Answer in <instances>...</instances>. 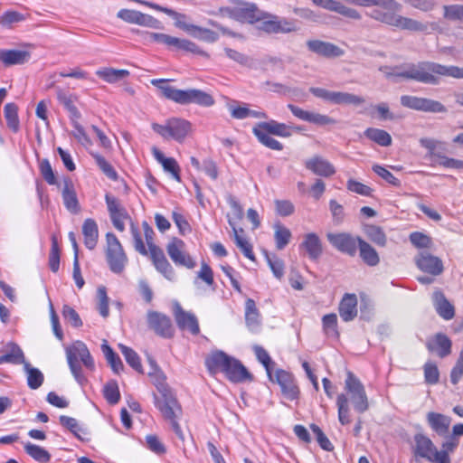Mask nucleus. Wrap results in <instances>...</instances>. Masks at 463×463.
I'll use <instances>...</instances> for the list:
<instances>
[{"instance_id":"1","label":"nucleus","mask_w":463,"mask_h":463,"mask_svg":"<svg viewBox=\"0 0 463 463\" xmlns=\"http://www.w3.org/2000/svg\"><path fill=\"white\" fill-rule=\"evenodd\" d=\"M436 75L463 79V68L423 61L419 63H407L400 66L395 71V76L398 78L428 84H437L439 82Z\"/></svg>"},{"instance_id":"2","label":"nucleus","mask_w":463,"mask_h":463,"mask_svg":"<svg viewBox=\"0 0 463 463\" xmlns=\"http://www.w3.org/2000/svg\"><path fill=\"white\" fill-rule=\"evenodd\" d=\"M373 5L377 6L370 13V16L381 23L402 30L411 32H425L428 29L426 24L415 19L402 16L398 13L402 10V5L395 0H375Z\"/></svg>"},{"instance_id":"3","label":"nucleus","mask_w":463,"mask_h":463,"mask_svg":"<svg viewBox=\"0 0 463 463\" xmlns=\"http://www.w3.org/2000/svg\"><path fill=\"white\" fill-rule=\"evenodd\" d=\"M205 366L212 375L222 373L232 383H242L251 379L250 373L238 359L223 351H214L205 359Z\"/></svg>"},{"instance_id":"4","label":"nucleus","mask_w":463,"mask_h":463,"mask_svg":"<svg viewBox=\"0 0 463 463\" xmlns=\"http://www.w3.org/2000/svg\"><path fill=\"white\" fill-rule=\"evenodd\" d=\"M168 80L154 79L151 84L156 87L163 97L179 104L194 103L203 107H211L214 104L213 96L205 91L197 89L178 90L168 83Z\"/></svg>"},{"instance_id":"5","label":"nucleus","mask_w":463,"mask_h":463,"mask_svg":"<svg viewBox=\"0 0 463 463\" xmlns=\"http://www.w3.org/2000/svg\"><path fill=\"white\" fill-rule=\"evenodd\" d=\"M156 387L159 392V395L154 394V402L156 407L159 410L163 417L166 420L170 421L175 433L183 439L184 434L177 422V420L182 415L181 406L165 383L164 378L157 380Z\"/></svg>"},{"instance_id":"6","label":"nucleus","mask_w":463,"mask_h":463,"mask_svg":"<svg viewBox=\"0 0 463 463\" xmlns=\"http://www.w3.org/2000/svg\"><path fill=\"white\" fill-rule=\"evenodd\" d=\"M66 357L74 379L79 384L84 385L87 383V378L82 373L80 362L88 370L94 371L95 369L94 360L87 345L81 341H76L66 349Z\"/></svg>"},{"instance_id":"7","label":"nucleus","mask_w":463,"mask_h":463,"mask_svg":"<svg viewBox=\"0 0 463 463\" xmlns=\"http://www.w3.org/2000/svg\"><path fill=\"white\" fill-rule=\"evenodd\" d=\"M215 14L249 24H255L265 17L255 4L239 0H231L226 5L219 7Z\"/></svg>"},{"instance_id":"8","label":"nucleus","mask_w":463,"mask_h":463,"mask_svg":"<svg viewBox=\"0 0 463 463\" xmlns=\"http://www.w3.org/2000/svg\"><path fill=\"white\" fill-rule=\"evenodd\" d=\"M152 129L165 140L182 143L192 130V124L184 118L173 117L163 124L152 123Z\"/></svg>"},{"instance_id":"9","label":"nucleus","mask_w":463,"mask_h":463,"mask_svg":"<svg viewBox=\"0 0 463 463\" xmlns=\"http://www.w3.org/2000/svg\"><path fill=\"white\" fill-rule=\"evenodd\" d=\"M412 451L415 457L425 458L430 463H450L447 451L438 450L432 440L421 433L414 436Z\"/></svg>"},{"instance_id":"10","label":"nucleus","mask_w":463,"mask_h":463,"mask_svg":"<svg viewBox=\"0 0 463 463\" xmlns=\"http://www.w3.org/2000/svg\"><path fill=\"white\" fill-rule=\"evenodd\" d=\"M345 390L355 411L364 413L369 409V401L361 381L352 373L347 372L345 381Z\"/></svg>"},{"instance_id":"11","label":"nucleus","mask_w":463,"mask_h":463,"mask_svg":"<svg viewBox=\"0 0 463 463\" xmlns=\"http://www.w3.org/2000/svg\"><path fill=\"white\" fill-rule=\"evenodd\" d=\"M107 250L106 256L109 269L114 273H121L128 261L123 247L115 234L109 232L106 235Z\"/></svg>"},{"instance_id":"12","label":"nucleus","mask_w":463,"mask_h":463,"mask_svg":"<svg viewBox=\"0 0 463 463\" xmlns=\"http://www.w3.org/2000/svg\"><path fill=\"white\" fill-rule=\"evenodd\" d=\"M147 327L156 335L163 338H171L175 335V328L168 316L164 313L148 310L146 312Z\"/></svg>"},{"instance_id":"13","label":"nucleus","mask_w":463,"mask_h":463,"mask_svg":"<svg viewBox=\"0 0 463 463\" xmlns=\"http://www.w3.org/2000/svg\"><path fill=\"white\" fill-rule=\"evenodd\" d=\"M401 104L405 108L422 112L444 113L447 111L446 107L439 101L411 95H402Z\"/></svg>"},{"instance_id":"14","label":"nucleus","mask_w":463,"mask_h":463,"mask_svg":"<svg viewBox=\"0 0 463 463\" xmlns=\"http://www.w3.org/2000/svg\"><path fill=\"white\" fill-rule=\"evenodd\" d=\"M166 251L170 259L176 266L194 269L196 262L186 252L185 243L178 238H173L166 246Z\"/></svg>"},{"instance_id":"15","label":"nucleus","mask_w":463,"mask_h":463,"mask_svg":"<svg viewBox=\"0 0 463 463\" xmlns=\"http://www.w3.org/2000/svg\"><path fill=\"white\" fill-rule=\"evenodd\" d=\"M142 228L144 231V235H145V239H146V244L148 247V250H146V248L143 242L141 232L139 231L138 227L136 224H134L133 222L130 225V232H131V235L133 238V243H134L135 250L141 255L146 256L148 254V251L149 252L153 251V248H158V247L154 243L155 232L153 231L152 227L148 224V222L146 221L143 222Z\"/></svg>"},{"instance_id":"16","label":"nucleus","mask_w":463,"mask_h":463,"mask_svg":"<svg viewBox=\"0 0 463 463\" xmlns=\"http://www.w3.org/2000/svg\"><path fill=\"white\" fill-rule=\"evenodd\" d=\"M117 16L128 24H138L153 29L162 28V23L159 20L140 11L121 9L118 12Z\"/></svg>"},{"instance_id":"17","label":"nucleus","mask_w":463,"mask_h":463,"mask_svg":"<svg viewBox=\"0 0 463 463\" xmlns=\"http://www.w3.org/2000/svg\"><path fill=\"white\" fill-rule=\"evenodd\" d=\"M109 217L114 227L123 232L125 230V221L129 218V215L124 206L120 203L119 200L109 194L105 195Z\"/></svg>"},{"instance_id":"18","label":"nucleus","mask_w":463,"mask_h":463,"mask_svg":"<svg viewBox=\"0 0 463 463\" xmlns=\"http://www.w3.org/2000/svg\"><path fill=\"white\" fill-rule=\"evenodd\" d=\"M328 241L339 251L354 256L358 246V238L349 233H327Z\"/></svg>"},{"instance_id":"19","label":"nucleus","mask_w":463,"mask_h":463,"mask_svg":"<svg viewBox=\"0 0 463 463\" xmlns=\"http://www.w3.org/2000/svg\"><path fill=\"white\" fill-rule=\"evenodd\" d=\"M275 379L280 386L283 396L290 401L298 400L299 397V389L295 382L293 375L284 370H277Z\"/></svg>"},{"instance_id":"20","label":"nucleus","mask_w":463,"mask_h":463,"mask_svg":"<svg viewBox=\"0 0 463 463\" xmlns=\"http://www.w3.org/2000/svg\"><path fill=\"white\" fill-rule=\"evenodd\" d=\"M417 267L423 272L428 273L431 276H439L443 270L442 260L434 255L427 251H422L415 259Z\"/></svg>"},{"instance_id":"21","label":"nucleus","mask_w":463,"mask_h":463,"mask_svg":"<svg viewBox=\"0 0 463 463\" xmlns=\"http://www.w3.org/2000/svg\"><path fill=\"white\" fill-rule=\"evenodd\" d=\"M62 185L61 196L65 208L71 213H78L80 207L72 180L70 177H64Z\"/></svg>"},{"instance_id":"22","label":"nucleus","mask_w":463,"mask_h":463,"mask_svg":"<svg viewBox=\"0 0 463 463\" xmlns=\"http://www.w3.org/2000/svg\"><path fill=\"white\" fill-rule=\"evenodd\" d=\"M307 46L309 51L326 58L340 57L345 53L344 50L334 43L320 40L307 41Z\"/></svg>"},{"instance_id":"23","label":"nucleus","mask_w":463,"mask_h":463,"mask_svg":"<svg viewBox=\"0 0 463 463\" xmlns=\"http://www.w3.org/2000/svg\"><path fill=\"white\" fill-rule=\"evenodd\" d=\"M175 317L180 329L188 330L194 335L199 334L198 320L193 313L184 311L182 307H178L175 311Z\"/></svg>"},{"instance_id":"24","label":"nucleus","mask_w":463,"mask_h":463,"mask_svg":"<svg viewBox=\"0 0 463 463\" xmlns=\"http://www.w3.org/2000/svg\"><path fill=\"white\" fill-rule=\"evenodd\" d=\"M149 254L156 270L165 279L173 280L175 279V270L165 258L164 251L160 248H153V251L149 252Z\"/></svg>"},{"instance_id":"25","label":"nucleus","mask_w":463,"mask_h":463,"mask_svg":"<svg viewBox=\"0 0 463 463\" xmlns=\"http://www.w3.org/2000/svg\"><path fill=\"white\" fill-rule=\"evenodd\" d=\"M451 340L442 333L436 334L426 344L430 352L436 353L441 358L448 356L451 353Z\"/></svg>"},{"instance_id":"26","label":"nucleus","mask_w":463,"mask_h":463,"mask_svg":"<svg viewBox=\"0 0 463 463\" xmlns=\"http://www.w3.org/2000/svg\"><path fill=\"white\" fill-rule=\"evenodd\" d=\"M305 166L315 175L324 177L331 176L335 173L334 165L329 161L317 156L307 160Z\"/></svg>"},{"instance_id":"27","label":"nucleus","mask_w":463,"mask_h":463,"mask_svg":"<svg viewBox=\"0 0 463 463\" xmlns=\"http://www.w3.org/2000/svg\"><path fill=\"white\" fill-rule=\"evenodd\" d=\"M341 318L349 322L357 316V298L355 294L346 293L340 301L338 307Z\"/></svg>"},{"instance_id":"28","label":"nucleus","mask_w":463,"mask_h":463,"mask_svg":"<svg viewBox=\"0 0 463 463\" xmlns=\"http://www.w3.org/2000/svg\"><path fill=\"white\" fill-rule=\"evenodd\" d=\"M30 58L31 53L24 50L0 49V61L5 66L24 64Z\"/></svg>"},{"instance_id":"29","label":"nucleus","mask_w":463,"mask_h":463,"mask_svg":"<svg viewBox=\"0 0 463 463\" xmlns=\"http://www.w3.org/2000/svg\"><path fill=\"white\" fill-rule=\"evenodd\" d=\"M427 422L433 431L444 437L449 432L451 419L447 415L431 411L427 414Z\"/></svg>"},{"instance_id":"30","label":"nucleus","mask_w":463,"mask_h":463,"mask_svg":"<svg viewBox=\"0 0 463 463\" xmlns=\"http://www.w3.org/2000/svg\"><path fill=\"white\" fill-rule=\"evenodd\" d=\"M152 154L156 160L162 165L165 172L169 173L175 180L181 181L180 167L175 158L165 157L156 146L152 148Z\"/></svg>"},{"instance_id":"31","label":"nucleus","mask_w":463,"mask_h":463,"mask_svg":"<svg viewBox=\"0 0 463 463\" xmlns=\"http://www.w3.org/2000/svg\"><path fill=\"white\" fill-rule=\"evenodd\" d=\"M432 299L437 313L445 320H450L455 316L454 307L449 302L445 295L440 290H436L432 295Z\"/></svg>"},{"instance_id":"32","label":"nucleus","mask_w":463,"mask_h":463,"mask_svg":"<svg viewBox=\"0 0 463 463\" xmlns=\"http://www.w3.org/2000/svg\"><path fill=\"white\" fill-rule=\"evenodd\" d=\"M301 248H304L307 251L308 258L312 260H317L322 254V244L319 237L314 233H307L305 236L303 242L300 244Z\"/></svg>"},{"instance_id":"33","label":"nucleus","mask_w":463,"mask_h":463,"mask_svg":"<svg viewBox=\"0 0 463 463\" xmlns=\"http://www.w3.org/2000/svg\"><path fill=\"white\" fill-rule=\"evenodd\" d=\"M84 244L89 250H93L98 242L99 230L97 222L93 219H86L82 225Z\"/></svg>"},{"instance_id":"34","label":"nucleus","mask_w":463,"mask_h":463,"mask_svg":"<svg viewBox=\"0 0 463 463\" xmlns=\"http://www.w3.org/2000/svg\"><path fill=\"white\" fill-rule=\"evenodd\" d=\"M261 129L269 132L271 135L288 137L291 136V127L276 120H269L266 122H260L257 124Z\"/></svg>"},{"instance_id":"35","label":"nucleus","mask_w":463,"mask_h":463,"mask_svg":"<svg viewBox=\"0 0 463 463\" xmlns=\"http://www.w3.org/2000/svg\"><path fill=\"white\" fill-rule=\"evenodd\" d=\"M245 320L247 326L254 331L260 325V315L256 307L255 301L248 298L245 302Z\"/></svg>"},{"instance_id":"36","label":"nucleus","mask_w":463,"mask_h":463,"mask_svg":"<svg viewBox=\"0 0 463 463\" xmlns=\"http://www.w3.org/2000/svg\"><path fill=\"white\" fill-rule=\"evenodd\" d=\"M8 351L0 355V364L9 363L14 364H23L25 362L23 350L14 343H10L7 345Z\"/></svg>"},{"instance_id":"37","label":"nucleus","mask_w":463,"mask_h":463,"mask_svg":"<svg viewBox=\"0 0 463 463\" xmlns=\"http://www.w3.org/2000/svg\"><path fill=\"white\" fill-rule=\"evenodd\" d=\"M96 74L108 83H116L129 76V71L124 69L106 67L98 70Z\"/></svg>"},{"instance_id":"38","label":"nucleus","mask_w":463,"mask_h":463,"mask_svg":"<svg viewBox=\"0 0 463 463\" xmlns=\"http://www.w3.org/2000/svg\"><path fill=\"white\" fill-rule=\"evenodd\" d=\"M252 132L259 142L266 147L276 151H280L283 149V145L279 141L273 138L271 134L261 129L257 124L252 128Z\"/></svg>"},{"instance_id":"39","label":"nucleus","mask_w":463,"mask_h":463,"mask_svg":"<svg viewBox=\"0 0 463 463\" xmlns=\"http://www.w3.org/2000/svg\"><path fill=\"white\" fill-rule=\"evenodd\" d=\"M358 246L360 250V257L368 266H376L379 261L377 251L363 239L358 238Z\"/></svg>"},{"instance_id":"40","label":"nucleus","mask_w":463,"mask_h":463,"mask_svg":"<svg viewBox=\"0 0 463 463\" xmlns=\"http://www.w3.org/2000/svg\"><path fill=\"white\" fill-rule=\"evenodd\" d=\"M60 423L68 429L73 435L80 440L88 439L85 436L88 435L86 429L81 427L78 420L72 417L61 415L60 416Z\"/></svg>"},{"instance_id":"41","label":"nucleus","mask_w":463,"mask_h":463,"mask_svg":"<svg viewBox=\"0 0 463 463\" xmlns=\"http://www.w3.org/2000/svg\"><path fill=\"white\" fill-rule=\"evenodd\" d=\"M24 370L27 375V384L30 389L36 390L42 386L44 377L43 373L37 369L33 367L28 362H24L23 364Z\"/></svg>"},{"instance_id":"42","label":"nucleus","mask_w":463,"mask_h":463,"mask_svg":"<svg viewBox=\"0 0 463 463\" xmlns=\"http://www.w3.org/2000/svg\"><path fill=\"white\" fill-rule=\"evenodd\" d=\"M364 99L363 97L342 91H333L331 103L337 105H361L364 103Z\"/></svg>"},{"instance_id":"43","label":"nucleus","mask_w":463,"mask_h":463,"mask_svg":"<svg viewBox=\"0 0 463 463\" xmlns=\"http://www.w3.org/2000/svg\"><path fill=\"white\" fill-rule=\"evenodd\" d=\"M364 136L382 146H388L392 144L391 135L383 129L368 128L364 131Z\"/></svg>"},{"instance_id":"44","label":"nucleus","mask_w":463,"mask_h":463,"mask_svg":"<svg viewBox=\"0 0 463 463\" xmlns=\"http://www.w3.org/2000/svg\"><path fill=\"white\" fill-rule=\"evenodd\" d=\"M101 350L103 352L106 360L110 365L111 369L118 373L123 370V364L119 356L113 351V349L108 345L106 340L103 341L101 345Z\"/></svg>"},{"instance_id":"45","label":"nucleus","mask_w":463,"mask_h":463,"mask_svg":"<svg viewBox=\"0 0 463 463\" xmlns=\"http://www.w3.org/2000/svg\"><path fill=\"white\" fill-rule=\"evenodd\" d=\"M336 406L338 411V420L342 425H347L351 422L350 408L348 397L345 393H340L336 398Z\"/></svg>"},{"instance_id":"46","label":"nucleus","mask_w":463,"mask_h":463,"mask_svg":"<svg viewBox=\"0 0 463 463\" xmlns=\"http://www.w3.org/2000/svg\"><path fill=\"white\" fill-rule=\"evenodd\" d=\"M274 230L276 248L279 250H283L290 241L292 236L291 232L280 223H276L274 225Z\"/></svg>"},{"instance_id":"47","label":"nucleus","mask_w":463,"mask_h":463,"mask_svg":"<svg viewBox=\"0 0 463 463\" xmlns=\"http://www.w3.org/2000/svg\"><path fill=\"white\" fill-rule=\"evenodd\" d=\"M24 450L30 457L38 462L47 463L51 459V455L46 449L31 442L24 444Z\"/></svg>"},{"instance_id":"48","label":"nucleus","mask_w":463,"mask_h":463,"mask_svg":"<svg viewBox=\"0 0 463 463\" xmlns=\"http://www.w3.org/2000/svg\"><path fill=\"white\" fill-rule=\"evenodd\" d=\"M6 124L14 132L19 130L18 108L14 103H7L4 109Z\"/></svg>"},{"instance_id":"49","label":"nucleus","mask_w":463,"mask_h":463,"mask_svg":"<svg viewBox=\"0 0 463 463\" xmlns=\"http://www.w3.org/2000/svg\"><path fill=\"white\" fill-rule=\"evenodd\" d=\"M229 224L232 227L234 232V240L237 247L241 250L246 258L254 260L255 256L252 251L251 244L245 238L239 234L238 230L236 229L234 223L232 222L231 219H229Z\"/></svg>"},{"instance_id":"50","label":"nucleus","mask_w":463,"mask_h":463,"mask_svg":"<svg viewBox=\"0 0 463 463\" xmlns=\"http://www.w3.org/2000/svg\"><path fill=\"white\" fill-rule=\"evenodd\" d=\"M39 171L44 181L50 185H60L50 161L47 158L38 160Z\"/></svg>"},{"instance_id":"51","label":"nucleus","mask_w":463,"mask_h":463,"mask_svg":"<svg viewBox=\"0 0 463 463\" xmlns=\"http://www.w3.org/2000/svg\"><path fill=\"white\" fill-rule=\"evenodd\" d=\"M118 347L124 355L126 362L137 372L143 373V368L138 354L132 348L124 345L120 344Z\"/></svg>"},{"instance_id":"52","label":"nucleus","mask_w":463,"mask_h":463,"mask_svg":"<svg viewBox=\"0 0 463 463\" xmlns=\"http://www.w3.org/2000/svg\"><path fill=\"white\" fill-rule=\"evenodd\" d=\"M135 32L144 37V40L147 43H163L171 48L174 36L159 33H150V32H141L140 30H135Z\"/></svg>"},{"instance_id":"53","label":"nucleus","mask_w":463,"mask_h":463,"mask_svg":"<svg viewBox=\"0 0 463 463\" xmlns=\"http://www.w3.org/2000/svg\"><path fill=\"white\" fill-rule=\"evenodd\" d=\"M323 329L328 337H338L337 317L335 313L325 315L322 317Z\"/></svg>"},{"instance_id":"54","label":"nucleus","mask_w":463,"mask_h":463,"mask_svg":"<svg viewBox=\"0 0 463 463\" xmlns=\"http://www.w3.org/2000/svg\"><path fill=\"white\" fill-rule=\"evenodd\" d=\"M90 155L94 158L97 165L107 177L113 181L118 179V174L116 170L101 155L93 152L90 153Z\"/></svg>"},{"instance_id":"55","label":"nucleus","mask_w":463,"mask_h":463,"mask_svg":"<svg viewBox=\"0 0 463 463\" xmlns=\"http://www.w3.org/2000/svg\"><path fill=\"white\" fill-rule=\"evenodd\" d=\"M171 48L175 50H182L194 54H204V52L194 43L177 37H174Z\"/></svg>"},{"instance_id":"56","label":"nucleus","mask_w":463,"mask_h":463,"mask_svg":"<svg viewBox=\"0 0 463 463\" xmlns=\"http://www.w3.org/2000/svg\"><path fill=\"white\" fill-rule=\"evenodd\" d=\"M365 234L369 240L378 246H385L387 238L382 228L376 225H368L365 228Z\"/></svg>"},{"instance_id":"57","label":"nucleus","mask_w":463,"mask_h":463,"mask_svg":"<svg viewBox=\"0 0 463 463\" xmlns=\"http://www.w3.org/2000/svg\"><path fill=\"white\" fill-rule=\"evenodd\" d=\"M224 52L229 59L238 64L248 68L253 67V60L246 54L228 47L224 48Z\"/></svg>"},{"instance_id":"58","label":"nucleus","mask_w":463,"mask_h":463,"mask_svg":"<svg viewBox=\"0 0 463 463\" xmlns=\"http://www.w3.org/2000/svg\"><path fill=\"white\" fill-rule=\"evenodd\" d=\"M103 394L109 404L118 403L120 399L118 383L116 382H109L106 383L103 388Z\"/></svg>"},{"instance_id":"59","label":"nucleus","mask_w":463,"mask_h":463,"mask_svg":"<svg viewBox=\"0 0 463 463\" xmlns=\"http://www.w3.org/2000/svg\"><path fill=\"white\" fill-rule=\"evenodd\" d=\"M265 17L262 18L260 29L268 33H278L277 15L262 11Z\"/></svg>"},{"instance_id":"60","label":"nucleus","mask_w":463,"mask_h":463,"mask_svg":"<svg viewBox=\"0 0 463 463\" xmlns=\"http://www.w3.org/2000/svg\"><path fill=\"white\" fill-rule=\"evenodd\" d=\"M253 350H254V353L256 354V357L257 359L259 360L260 363H261L263 364V366L265 367L269 378L271 381H274L273 378H272V374H271V358L269 356V354H268V352L261 346H259V345H255L253 347Z\"/></svg>"},{"instance_id":"61","label":"nucleus","mask_w":463,"mask_h":463,"mask_svg":"<svg viewBox=\"0 0 463 463\" xmlns=\"http://www.w3.org/2000/svg\"><path fill=\"white\" fill-rule=\"evenodd\" d=\"M190 34L208 43H214L218 40V34L215 32L197 25H195V29L192 30Z\"/></svg>"},{"instance_id":"62","label":"nucleus","mask_w":463,"mask_h":463,"mask_svg":"<svg viewBox=\"0 0 463 463\" xmlns=\"http://www.w3.org/2000/svg\"><path fill=\"white\" fill-rule=\"evenodd\" d=\"M444 17L451 21L463 22V5H444Z\"/></svg>"},{"instance_id":"63","label":"nucleus","mask_w":463,"mask_h":463,"mask_svg":"<svg viewBox=\"0 0 463 463\" xmlns=\"http://www.w3.org/2000/svg\"><path fill=\"white\" fill-rule=\"evenodd\" d=\"M409 6L424 13L431 12L437 6L436 0H404Z\"/></svg>"},{"instance_id":"64","label":"nucleus","mask_w":463,"mask_h":463,"mask_svg":"<svg viewBox=\"0 0 463 463\" xmlns=\"http://www.w3.org/2000/svg\"><path fill=\"white\" fill-rule=\"evenodd\" d=\"M424 379L428 384H436L439 380V372L438 366L431 362L424 364Z\"/></svg>"}]
</instances>
